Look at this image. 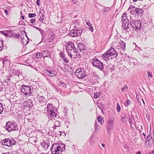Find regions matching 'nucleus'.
<instances>
[{
    "label": "nucleus",
    "instance_id": "obj_63",
    "mask_svg": "<svg viewBox=\"0 0 154 154\" xmlns=\"http://www.w3.org/2000/svg\"><path fill=\"white\" fill-rule=\"evenodd\" d=\"M138 104L139 105H141V102L139 100H138L137 101Z\"/></svg>",
    "mask_w": 154,
    "mask_h": 154
},
{
    "label": "nucleus",
    "instance_id": "obj_36",
    "mask_svg": "<svg viewBox=\"0 0 154 154\" xmlns=\"http://www.w3.org/2000/svg\"><path fill=\"white\" fill-rule=\"evenodd\" d=\"M97 121L101 125H102L104 123V121L103 120V118H101L100 116H99L97 118Z\"/></svg>",
    "mask_w": 154,
    "mask_h": 154
},
{
    "label": "nucleus",
    "instance_id": "obj_12",
    "mask_svg": "<svg viewBox=\"0 0 154 154\" xmlns=\"http://www.w3.org/2000/svg\"><path fill=\"white\" fill-rule=\"evenodd\" d=\"M66 49L68 54H70L71 51H72L74 49H76L74 45L72 42L67 44L66 45Z\"/></svg>",
    "mask_w": 154,
    "mask_h": 154
},
{
    "label": "nucleus",
    "instance_id": "obj_1",
    "mask_svg": "<svg viewBox=\"0 0 154 154\" xmlns=\"http://www.w3.org/2000/svg\"><path fill=\"white\" fill-rule=\"evenodd\" d=\"M64 144L60 143H54L52 144L51 149L52 154H60L65 150Z\"/></svg>",
    "mask_w": 154,
    "mask_h": 154
},
{
    "label": "nucleus",
    "instance_id": "obj_45",
    "mask_svg": "<svg viewBox=\"0 0 154 154\" xmlns=\"http://www.w3.org/2000/svg\"><path fill=\"white\" fill-rule=\"evenodd\" d=\"M53 88L57 92H59L61 91L60 89L58 88L57 86H56L55 85H54Z\"/></svg>",
    "mask_w": 154,
    "mask_h": 154
},
{
    "label": "nucleus",
    "instance_id": "obj_58",
    "mask_svg": "<svg viewBox=\"0 0 154 154\" xmlns=\"http://www.w3.org/2000/svg\"><path fill=\"white\" fill-rule=\"evenodd\" d=\"M40 0H37L36 1V4L38 6L40 5Z\"/></svg>",
    "mask_w": 154,
    "mask_h": 154
},
{
    "label": "nucleus",
    "instance_id": "obj_51",
    "mask_svg": "<svg viewBox=\"0 0 154 154\" xmlns=\"http://www.w3.org/2000/svg\"><path fill=\"white\" fill-rule=\"evenodd\" d=\"M117 110L118 112H120L121 110V107L119 103L117 104Z\"/></svg>",
    "mask_w": 154,
    "mask_h": 154
},
{
    "label": "nucleus",
    "instance_id": "obj_57",
    "mask_svg": "<svg viewBox=\"0 0 154 154\" xmlns=\"http://www.w3.org/2000/svg\"><path fill=\"white\" fill-rule=\"evenodd\" d=\"M89 27V30H91V32H93L94 30L92 26V25H91V26H90Z\"/></svg>",
    "mask_w": 154,
    "mask_h": 154
},
{
    "label": "nucleus",
    "instance_id": "obj_47",
    "mask_svg": "<svg viewBox=\"0 0 154 154\" xmlns=\"http://www.w3.org/2000/svg\"><path fill=\"white\" fill-rule=\"evenodd\" d=\"M65 124L67 127V128H68V126L69 125V119H67L66 121H65Z\"/></svg>",
    "mask_w": 154,
    "mask_h": 154
},
{
    "label": "nucleus",
    "instance_id": "obj_55",
    "mask_svg": "<svg viewBox=\"0 0 154 154\" xmlns=\"http://www.w3.org/2000/svg\"><path fill=\"white\" fill-rule=\"evenodd\" d=\"M35 21V19L34 18L32 19H30V22L32 23H34Z\"/></svg>",
    "mask_w": 154,
    "mask_h": 154
},
{
    "label": "nucleus",
    "instance_id": "obj_21",
    "mask_svg": "<svg viewBox=\"0 0 154 154\" xmlns=\"http://www.w3.org/2000/svg\"><path fill=\"white\" fill-rule=\"evenodd\" d=\"M23 103L25 106H28L29 107H32L33 106L32 101L30 100H26Z\"/></svg>",
    "mask_w": 154,
    "mask_h": 154
},
{
    "label": "nucleus",
    "instance_id": "obj_35",
    "mask_svg": "<svg viewBox=\"0 0 154 154\" xmlns=\"http://www.w3.org/2000/svg\"><path fill=\"white\" fill-rule=\"evenodd\" d=\"M48 50H44L42 53L43 55V57H45L48 56Z\"/></svg>",
    "mask_w": 154,
    "mask_h": 154
},
{
    "label": "nucleus",
    "instance_id": "obj_28",
    "mask_svg": "<svg viewBox=\"0 0 154 154\" xmlns=\"http://www.w3.org/2000/svg\"><path fill=\"white\" fill-rule=\"evenodd\" d=\"M100 128V126L98 125V124L97 123V122L96 121L94 124L95 132L96 133L97 132L99 129Z\"/></svg>",
    "mask_w": 154,
    "mask_h": 154
},
{
    "label": "nucleus",
    "instance_id": "obj_7",
    "mask_svg": "<svg viewBox=\"0 0 154 154\" xmlns=\"http://www.w3.org/2000/svg\"><path fill=\"white\" fill-rule=\"evenodd\" d=\"M121 19L122 27L126 30H128L130 25L129 23L126 13H124L122 14Z\"/></svg>",
    "mask_w": 154,
    "mask_h": 154
},
{
    "label": "nucleus",
    "instance_id": "obj_60",
    "mask_svg": "<svg viewBox=\"0 0 154 154\" xmlns=\"http://www.w3.org/2000/svg\"><path fill=\"white\" fill-rule=\"evenodd\" d=\"M3 85H1V86H0V92L2 91L4 89V87H3Z\"/></svg>",
    "mask_w": 154,
    "mask_h": 154
},
{
    "label": "nucleus",
    "instance_id": "obj_41",
    "mask_svg": "<svg viewBox=\"0 0 154 154\" xmlns=\"http://www.w3.org/2000/svg\"><path fill=\"white\" fill-rule=\"evenodd\" d=\"M100 95V94L99 92L96 93H94V97L95 99H96L97 98L99 97Z\"/></svg>",
    "mask_w": 154,
    "mask_h": 154
},
{
    "label": "nucleus",
    "instance_id": "obj_50",
    "mask_svg": "<svg viewBox=\"0 0 154 154\" xmlns=\"http://www.w3.org/2000/svg\"><path fill=\"white\" fill-rule=\"evenodd\" d=\"M131 103V101L128 100H127L126 102L125 103V106H127L128 105H130Z\"/></svg>",
    "mask_w": 154,
    "mask_h": 154
},
{
    "label": "nucleus",
    "instance_id": "obj_25",
    "mask_svg": "<svg viewBox=\"0 0 154 154\" xmlns=\"http://www.w3.org/2000/svg\"><path fill=\"white\" fill-rule=\"evenodd\" d=\"M134 31V29L132 27V28H130L129 30L126 31V33L127 35H129V36H131L133 35V32Z\"/></svg>",
    "mask_w": 154,
    "mask_h": 154
},
{
    "label": "nucleus",
    "instance_id": "obj_20",
    "mask_svg": "<svg viewBox=\"0 0 154 154\" xmlns=\"http://www.w3.org/2000/svg\"><path fill=\"white\" fill-rule=\"evenodd\" d=\"M41 145L43 146L44 149H48L50 145L49 140L47 139L46 140H44L42 143Z\"/></svg>",
    "mask_w": 154,
    "mask_h": 154
},
{
    "label": "nucleus",
    "instance_id": "obj_23",
    "mask_svg": "<svg viewBox=\"0 0 154 154\" xmlns=\"http://www.w3.org/2000/svg\"><path fill=\"white\" fill-rule=\"evenodd\" d=\"M119 45L123 51L125 50L126 44L122 40H120L119 42Z\"/></svg>",
    "mask_w": 154,
    "mask_h": 154
},
{
    "label": "nucleus",
    "instance_id": "obj_27",
    "mask_svg": "<svg viewBox=\"0 0 154 154\" xmlns=\"http://www.w3.org/2000/svg\"><path fill=\"white\" fill-rule=\"evenodd\" d=\"M130 62L131 63H132L134 65H136L137 64V61L131 57L130 59Z\"/></svg>",
    "mask_w": 154,
    "mask_h": 154
},
{
    "label": "nucleus",
    "instance_id": "obj_31",
    "mask_svg": "<svg viewBox=\"0 0 154 154\" xmlns=\"http://www.w3.org/2000/svg\"><path fill=\"white\" fill-rule=\"evenodd\" d=\"M135 11L137 14H142L143 13V11L142 9L139 8H136Z\"/></svg>",
    "mask_w": 154,
    "mask_h": 154
},
{
    "label": "nucleus",
    "instance_id": "obj_40",
    "mask_svg": "<svg viewBox=\"0 0 154 154\" xmlns=\"http://www.w3.org/2000/svg\"><path fill=\"white\" fill-rule=\"evenodd\" d=\"M92 76L94 77L95 79L97 80V79H99V76L97 75L96 73L95 72H94L93 73Z\"/></svg>",
    "mask_w": 154,
    "mask_h": 154
},
{
    "label": "nucleus",
    "instance_id": "obj_10",
    "mask_svg": "<svg viewBox=\"0 0 154 154\" xmlns=\"http://www.w3.org/2000/svg\"><path fill=\"white\" fill-rule=\"evenodd\" d=\"M130 21L131 24L130 25V26H131L134 29H135L136 30H138L140 28L141 26V23L140 20H133Z\"/></svg>",
    "mask_w": 154,
    "mask_h": 154
},
{
    "label": "nucleus",
    "instance_id": "obj_38",
    "mask_svg": "<svg viewBox=\"0 0 154 154\" xmlns=\"http://www.w3.org/2000/svg\"><path fill=\"white\" fill-rule=\"evenodd\" d=\"M35 56H36V57L38 58H41L42 57H43L42 54L39 52H37L35 54Z\"/></svg>",
    "mask_w": 154,
    "mask_h": 154
},
{
    "label": "nucleus",
    "instance_id": "obj_48",
    "mask_svg": "<svg viewBox=\"0 0 154 154\" xmlns=\"http://www.w3.org/2000/svg\"><path fill=\"white\" fill-rule=\"evenodd\" d=\"M4 108L2 104L0 103V115L3 112Z\"/></svg>",
    "mask_w": 154,
    "mask_h": 154
},
{
    "label": "nucleus",
    "instance_id": "obj_39",
    "mask_svg": "<svg viewBox=\"0 0 154 154\" xmlns=\"http://www.w3.org/2000/svg\"><path fill=\"white\" fill-rule=\"evenodd\" d=\"M110 9V8L109 7H105L103 9H102V12H106L109 11Z\"/></svg>",
    "mask_w": 154,
    "mask_h": 154
},
{
    "label": "nucleus",
    "instance_id": "obj_13",
    "mask_svg": "<svg viewBox=\"0 0 154 154\" xmlns=\"http://www.w3.org/2000/svg\"><path fill=\"white\" fill-rule=\"evenodd\" d=\"M47 116L49 120L53 121L57 119L59 117L57 113H55V111L47 114Z\"/></svg>",
    "mask_w": 154,
    "mask_h": 154
},
{
    "label": "nucleus",
    "instance_id": "obj_37",
    "mask_svg": "<svg viewBox=\"0 0 154 154\" xmlns=\"http://www.w3.org/2000/svg\"><path fill=\"white\" fill-rule=\"evenodd\" d=\"M58 85L59 86H61L64 88H65L66 87V84L63 81L60 82L59 83Z\"/></svg>",
    "mask_w": 154,
    "mask_h": 154
},
{
    "label": "nucleus",
    "instance_id": "obj_18",
    "mask_svg": "<svg viewBox=\"0 0 154 154\" xmlns=\"http://www.w3.org/2000/svg\"><path fill=\"white\" fill-rule=\"evenodd\" d=\"M37 100L39 102L40 104L43 106L46 104V100L43 96L37 95L36 97Z\"/></svg>",
    "mask_w": 154,
    "mask_h": 154
},
{
    "label": "nucleus",
    "instance_id": "obj_30",
    "mask_svg": "<svg viewBox=\"0 0 154 154\" xmlns=\"http://www.w3.org/2000/svg\"><path fill=\"white\" fill-rule=\"evenodd\" d=\"M55 36V34H53L52 35H49L48 36V40L49 42H51L53 39L54 38Z\"/></svg>",
    "mask_w": 154,
    "mask_h": 154
},
{
    "label": "nucleus",
    "instance_id": "obj_24",
    "mask_svg": "<svg viewBox=\"0 0 154 154\" xmlns=\"http://www.w3.org/2000/svg\"><path fill=\"white\" fill-rule=\"evenodd\" d=\"M25 36L27 38L28 41H26L25 39H24L23 38H22L21 37V42L23 45L24 46L26 45L28 43V42L29 40V39L28 37L26 34H25Z\"/></svg>",
    "mask_w": 154,
    "mask_h": 154
},
{
    "label": "nucleus",
    "instance_id": "obj_34",
    "mask_svg": "<svg viewBox=\"0 0 154 154\" xmlns=\"http://www.w3.org/2000/svg\"><path fill=\"white\" fill-rule=\"evenodd\" d=\"M128 90V87L126 85H124L123 87L121 88V91L122 92H126Z\"/></svg>",
    "mask_w": 154,
    "mask_h": 154
},
{
    "label": "nucleus",
    "instance_id": "obj_3",
    "mask_svg": "<svg viewBox=\"0 0 154 154\" xmlns=\"http://www.w3.org/2000/svg\"><path fill=\"white\" fill-rule=\"evenodd\" d=\"M5 128L6 131L9 132L12 131H16L18 130L17 124L13 121H8L6 123Z\"/></svg>",
    "mask_w": 154,
    "mask_h": 154
},
{
    "label": "nucleus",
    "instance_id": "obj_62",
    "mask_svg": "<svg viewBox=\"0 0 154 154\" xmlns=\"http://www.w3.org/2000/svg\"><path fill=\"white\" fill-rule=\"evenodd\" d=\"M4 12L5 13L7 14L8 15V11L6 9H5L4 10Z\"/></svg>",
    "mask_w": 154,
    "mask_h": 154
},
{
    "label": "nucleus",
    "instance_id": "obj_61",
    "mask_svg": "<svg viewBox=\"0 0 154 154\" xmlns=\"http://www.w3.org/2000/svg\"><path fill=\"white\" fill-rule=\"evenodd\" d=\"M86 25L89 26V27L91 26V25H92L90 23V22H86Z\"/></svg>",
    "mask_w": 154,
    "mask_h": 154
},
{
    "label": "nucleus",
    "instance_id": "obj_52",
    "mask_svg": "<svg viewBox=\"0 0 154 154\" xmlns=\"http://www.w3.org/2000/svg\"><path fill=\"white\" fill-rule=\"evenodd\" d=\"M59 56L60 57H61V59H62L65 56V55L63 52H60Z\"/></svg>",
    "mask_w": 154,
    "mask_h": 154
},
{
    "label": "nucleus",
    "instance_id": "obj_8",
    "mask_svg": "<svg viewBox=\"0 0 154 154\" xmlns=\"http://www.w3.org/2000/svg\"><path fill=\"white\" fill-rule=\"evenodd\" d=\"M92 64L94 66L100 70L103 69V63L96 57L92 59Z\"/></svg>",
    "mask_w": 154,
    "mask_h": 154
},
{
    "label": "nucleus",
    "instance_id": "obj_2",
    "mask_svg": "<svg viewBox=\"0 0 154 154\" xmlns=\"http://www.w3.org/2000/svg\"><path fill=\"white\" fill-rule=\"evenodd\" d=\"M117 54L114 49L112 47L110 48L102 56L103 60L105 61H107L109 60V57L113 56L116 57L117 56Z\"/></svg>",
    "mask_w": 154,
    "mask_h": 154
},
{
    "label": "nucleus",
    "instance_id": "obj_22",
    "mask_svg": "<svg viewBox=\"0 0 154 154\" xmlns=\"http://www.w3.org/2000/svg\"><path fill=\"white\" fill-rule=\"evenodd\" d=\"M42 11H43V12H41V11H39V15L40 16L39 20L42 23L44 20V17L45 14L44 11V10H42Z\"/></svg>",
    "mask_w": 154,
    "mask_h": 154
},
{
    "label": "nucleus",
    "instance_id": "obj_32",
    "mask_svg": "<svg viewBox=\"0 0 154 154\" xmlns=\"http://www.w3.org/2000/svg\"><path fill=\"white\" fill-rule=\"evenodd\" d=\"M129 122L130 124V126L132 127L131 125L133 123V119H134L133 116V115H132L130 116H129Z\"/></svg>",
    "mask_w": 154,
    "mask_h": 154
},
{
    "label": "nucleus",
    "instance_id": "obj_59",
    "mask_svg": "<svg viewBox=\"0 0 154 154\" xmlns=\"http://www.w3.org/2000/svg\"><path fill=\"white\" fill-rule=\"evenodd\" d=\"M147 74H148V75L151 78H152L153 76L152 74V73L151 72H147Z\"/></svg>",
    "mask_w": 154,
    "mask_h": 154
},
{
    "label": "nucleus",
    "instance_id": "obj_15",
    "mask_svg": "<svg viewBox=\"0 0 154 154\" xmlns=\"http://www.w3.org/2000/svg\"><path fill=\"white\" fill-rule=\"evenodd\" d=\"M2 33L6 37H13L14 36V33L11 30L2 31Z\"/></svg>",
    "mask_w": 154,
    "mask_h": 154
},
{
    "label": "nucleus",
    "instance_id": "obj_26",
    "mask_svg": "<svg viewBox=\"0 0 154 154\" xmlns=\"http://www.w3.org/2000/svg\"><path fill=\"white\" fill-rule=\"evenodd\" d=\"M77 50L76 49H74L73 51H71V53L70 54H68L70 56V57L71 58H74V55H75L77 53Z\"/></svg>",
    "mask_w": 154,
    "mask_h": 154
},
{
    "label": "nucleus",
    "instance_id": "obj_11",
    "mask_svg": "<svg viewBox=\"0 0 154 154\" xmlns=\"http://www.w3.org/2000/svg\"><path fill=\"white\" fill-rule=\"evenodd\" d=\"M75 74L77 77L79 79H83L86 75V72L82 68L78 69L75 72Z\"/></svg>",
    "mask_w": 154,
    "mask_h": 154
},
{
    "label": "nucleus",
    "instance_id": "obj_46",
    "mask_svg": "<svg viewBox=\"0 0 154 154\" xmlns=\"http://www.w3.org/2000/svg\"><path fill=\"white\" fill-rule=\"evenodd\" d=\"M75 55H74V56L75 57L74 59L76 58H78L79 59L81 57V56L79 53L78 52H77L76 54Z\"/></svg>",
    "mask_w": 154,
    "mask_h": 154
},
{
    "label": "nucleus",
    "instance_id": "obj_29",
    "mask_svg": "<svg viewBox=\"0 0 154 154\" xmlns=\"http://www.w3.org/2000/svg\"><path fill=\"white\" fill-rule=\"evenodd\" d=\"M127 118V116L125 115L123 116H121V121L125 124L127 123V120L126 119Z\"/></svg>",
    "mask_w": 154,
    "mask_h": 154
},
{
    "label": "nucleus",
    "instance_id": "obj_16",
    "mask_svg": "<svg viewBox=\"0 0 154 154\" xmlns=\"http://www.w3.org/2000/svg\"><path fill=\"white\" fill-rule=\"evenodd\" d=\"M154 140L151 135H148L145 140V144L147 146L149 145V146H152L154 144Z\"/></svg>",
    "mask_w": 154,
    "mask_h": 154
},
{
    "label": "nucleus",
    "instance_id": "obj_14",
    "mask_svg": "<svg viewBox=\"0 0 154 154\" xmlns=\"http://www.w3.org/2000/svg\"><path fill=\"white\" fill-rule=\"evenodd\" d=\"M77 50L81 52L83 54H85L86 49L85 45L82 43H80L77 45Z\"/></svg>",
    "mask_w": 154,
    "mask_h": 154
},
{
    "label": "nucleus",
    "instance_id": "obj_49",
    "mask_svg": "<svg viewBox=\"0 0 154 154\" xmlns=\"http://www.w3.org/2000/svg\"><path fill=\"white\" fill-rule=\"evenodd\" d=\"M62 60L65 63H68L69 62V60L65 56L62 59Z\"/></svg>",
    "mask_w": 154,
    "mask_h": 154
},
{
    "label": "nucleus",
    "instance_id": "obj_44",
    "mask_svg": "<svg viewBox=\"0 0 154 154\" xmlns=\"http://www.w3.org/2000/svg\"><path fill=\"white\" fill-rule=\"evenodd\" d=\"M36 16V14L35 13H30L28 14V17L29 18H32Z\"/></svg>",
    "mask_w": 154,
    "mask_h": 154
},
{
    "label": "nucleus",
    "instance_id": "obj_9",
    "mask_svg": "<svg viewBox=\"0 0 154 154\" xmlns=\"http://www.w3.org/2000/svg\"><path fill=\"white\" fill-rule=\"evenodd\" d=\"M114 122V119H109L107 121L106 128L107 130V133L109 134H110L111 133V131L113 129Z\"/></svg>",
    "mask_w": 154,
    "mask_h": 154
},
{
    "label": "nucleus",
    "instance_id": "obj_5",
    "mask_svg": "<svg viewBox=\"0 0 154 154\" xmlns=\"http://www.w3.org/2000/svg\"><path fill=\"white\" fill-rule=\"evenodd\" d=\"M82 28L80 27L79 25H74L73 29L71 30L69 32V35L72 37L80 36L82 32Z\"/></svg>",
    "mask_w": 154,
    "mask_h": 154
},
{
    "label": "nucleus",
    "instance_id": "obj_17",
    "mask_svg": "<svg viewBox=\"0 0 154 154\" xmlns=\"http://www.w3.org/2000/svg\"><path fill=\"white\" fill-rule=\"evenodd\" d=\"M44 73L48 76L54 77L57 74V72L55 70H46L44 72Z\"/></svg>",
    "mask_w": 154,
    "mask_h": 154
},
{
    "label": "nucleus",
    "instance_id": "obj_54",
    "mask_svg": "<svg viewBox=\"0 0 154 154\" xmlns=\"http://www.w3.org/2000/svg\"><path fill=\"white\" fill-rule=\"evenodd\" d=\"M79 20H73V21L72 22L75 24H77L76 25H79V24H78L79 23Z\"/></svg>",
    "mask_w": 154,
    "mask_h": 154
},
{
    "label": "nucleus",
    "instance_id": "obj_64",
    "mask_svg": "<svg viewBox=\"0 0 154 154\" xmlns=\"http://www.w3.org/2000/svg\"><path fill=\"white\" fill-rule=\"evenodd\" d=\"M2 154H12V153L10 152H7L6 153L3 152Z\"/></svg>",
    "mask_w": 154,
    "mask_h": 154
},
{
    "label": "nucleus",
    "instance_id": "obj_19",
    "mask_svg": "<svg viewBox=\"0 0 154 154\" xmlns=\"http://www.w3.org/2000/svg\"><path fill=\"white\" fill-rule=\"evenodd\" d=\"M55 107L52 104L48 103L47 106V114L55 111Z\"/></svg>",
    "mask_w": 154,
    "mask_h": 154
},
{
    "label": "nucleus",
    "instance_id": "obj_43",
    "mask_svg": "<svg viewBox=\"0 0 154 154\" xmlns=\"http://www.w3.org/2000/svg\"><path fill=\"white\" fill-rule=\"evenodd\" d=\"M3 48V41L0 39V51H2Z\"/></svg>",
    "mask_w": 154,
    "mask_h": 154
},
{
    "label": "nucleus",
    "instance_id": "obj_42",
    "mask_svg": "<svg viewBox=\"0 0 154 154\" xmlns=\"http://www.w3.org/2000/svg\"><path fill=\"white\" fill-rule=\"evenodd\" d=\"M54 125H55V126H57V127H60L61 125L60 122L57 121H55Z\"/></svg>",
    "mask_w": 154,
    "mask_h": 154
},
{
    "label": "nucleus",
    "instance_id": "obj_56",
    "mask_svg": "<svg viewBox=\"0 0 154 154\" xmlns=\"http://www.w3.org/2000/svg\"><path fill=\"white\" fill-rule=\"evenodd\" d=\"M19 36H20L19 34H15L14 33V37H15V38L17 39V38H18L19 37Z\"/></svg>",
    "mask_w": 154,
    "mask_h": 154
},
{
    "label": "nucleus",
    "instance_id": "obj_6",
    "mask_svg": "<svg viewBox=\"0 0 154 154\" xmlns=\"http://www.w3.org/2000/svg\"><path fill=\"white\" fill-rule=\"evenodd\" d=\"M21 91V92L23 93V95L26 97L32 95L33 89L32 90L31 87L29 86L22 85Z\"/></svg>",
    "mask_w": 154,
    "mask_h": 154
},
{
    "label": "nucleus",
    "instance_id": "obj_53",
    "mask_svg": "<svg viewBox=\"0 0 154 154\" xmlns=\"http://www.w3.org/2000/svg\"><path fill=\"white\" fill-rule=\"evenodd\" d=\"M59 56L60 57H61V59H62L65 56V55L63 52H60Z\"/></svg>",
    "mask_w": 154,
    "mask_h": 154
},
{
    "label": "nucleus",
    "instance_id": "obj_33",
    "mask_svg": "<svg viewBox=\"0 0 154 154\" xmlns=\"http://www.w3.org/2000/svg\"><path fill=\"white\" fill-rule=\"evenodd\" d=\"M88 141L90 142V144L93 145L94 144V140L93 136H91L89 138Z\"/></svg>",
    "mask_w": 154,
    "mask_h": 154
},
{
    "label": "nucleus",
    "instance_id": "obj_4",
    "mask_svg": "<svg viewBox=\"0 0 154 154\" xmlns=\"http://www.w3.org/2000/svg\"><path fill=\"white\" fill-rule=\"evenodd\" d=\"M17 143H18L14 139L10 138H5L0 142V143L2 146L5 148L12 147L13 145H15Z\"/></svg>",
    "mask_w": 154,
    "mask_h": 154
}]
</instances>
